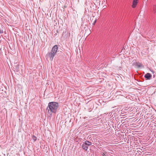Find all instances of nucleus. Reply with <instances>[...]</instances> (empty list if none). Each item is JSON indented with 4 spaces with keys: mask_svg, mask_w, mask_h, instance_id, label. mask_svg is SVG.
Returning <instances> with one entry per match:
<instances>
[{
    "mask_svg": "<svg viewBox=\"0 0 156 156\" xmlns=\"http://www.w3.org/2000/svg\"><path fill=\"white\" fill-rule=\"evenodd\" d=\"M138 0H133V4L132 5L133 8H135L137 4Z\"/></svg>",
    "mask_w": 156,
    "mask_h": 156,
    "instance_id": "obj_5",
    "label": "nucleus"
},
{
    "mask_svg": "<svg viewBox=\"0 0 156 156\" xmlns=\"http://www.w3.org/2000/svg\"><path fill=\"white\" fill-rule=\"evenodd\" d=\"M82 148L86 151H87L88 149V147L84 143L82 145Z\"/></svg>",
    "mask_w": 156,
    "mask_h": 156,
    "instance_id": "obj_7",
    "label": "nucleus"
},
{
    "mask_svg": "<svg viewBox=\"0 0 156 156\" xmlns=\"http://www.w3.org/2000/svg\"><path fill=\"white\" fill-rule=\"evenodd\" d=\"M16 69H17V71H18V68L17 67H16Z\"/></svg>",
    "mask_w": 156,
    "mask_h": 156,
    "instance_id": "obj_13",
    "label": "nucleus"
},
{
    "mask_svg": "<svg viewBox=\"0 0 156 156\" xmlns=\"http://www.w3.org/2000/svg\"><path fill=\"white\" fill-rule=\"evenodd\" d=\"M152 77L151 75L149 73H146L144 75V77L147 80H149L151 79Z\"/></svg>",
    "mask_w": 156,
    "mask_h": 156,
    "instance_id": "obj_4",
    "label": "nucleus"
},
{
    "mask_svg": "<svg viewBox=\"0 0 156 156\" xmlns=\"http://www.w3.org/2000/svg\"><path fill=\"white\" fill-rule=\"evenodd\" d=\"M153 10L155 11V10L156 9V5H154L153 6Z\"/></svg>",
    "mask_w": 156,
    "mask_h": 156,
    "instance_id": "obj_10",
    "label": "nucleus"
},
{
    "mask_svg": "<svg viewBox=\"0 0 156 156\" xmlns=\"http://www.w3.org/2000/svg\"><path fill=\"white\" fill-rule=\"evenodd\" d=\"M135 65L136 66L137 68H139L140 67L142 66V64L139 62H137L135 63Z\"/></svg>",
    "mask_w": 156,
    "mask_h": 156,
    "instance_id": "obj_6",
    "label": "nucleus"
},
{
    "mask_svg": "<svg viewBox=\"0 0 156 156\" xmlns=\"http://www.w3.org/2000/svg\"><path fill=\"white\" fill-rule=\"evenodd\" d=\"M58 107L59 105L57 102L55 101L49 102L46 109V112L50 115H52L53 113H56Z\"/></svg>",
    "mask_w": 156,
    "mask_h": 156,
    "instance_id": "obj_1",
    "label": "nucleus"
},
{
    "mask_svg": "<svg viewBox=\"0 0 156 156\" xmlns=\"http://www.w3.org/2000/svg\"><path fill=\"white\" fill-rule=\"evenodd\" d=\"M55 55L54 53H53V52L51 51L50 52H48L46 54V57L48 58H49L50 61H52Z\"/></svg>",
    "mask_w": 156,
    "mask_h": 156,
    "instance_id": "obj_2",
    "label": "nucleus"
},
{
    "mask_svg": "<svg viewBox=\"0 0 156 156\" xmlns=\"http://www.w3.org/2000/svg\"><path fill=\"white\" fill-rule=\"evenodd\" d=\"M3 33V31L2 30H1L0 29V34H2Z\"/></svg>",
    "mask_w": 156,
    "mask_h": 156,
    "instance_id": "obj_11",
    "label": "nucleus"
},
{
    "mask_svg": "<svg viewBox=\"0 0 156 156\" xmlns=\"http://www.w3.org/2000/svg\"><path fill=\"white\" fill-rule=\"evenodd\" d=\"M102 154L103 156H106V155L104 153H103Z\"/></svg>",
    "mask_w": 156,
    "mask_h": 156,
    "instance_id": "obj_12",
    "label": "nucleus"
},
{
    "mask_svg": "<svg viewBox=\"0 0 156 156\" xmlns=\"http://www.w3.org/2000/svg\"><path fill=\"white\" fill-rule=\"evenodd\" d=\"M58 49V48L57 45H55L52 47L51 51L53 53H54L56 55Z\"/></svg>",
    "mask_w": 156,
    "mask_h": 156,
    "instance_id": "obj_3",
    "label": "nucleus"
},
{
    "mask_svg": "<svg viewBox=\"0 0 156 156\" xmlns=\"http://www.w3.org/2000/svg\"><path fill=\"white\" fill-rule=\"evenodd\" d=\"M95 22H96V21H94V23H95Z\"/></svg>",
    "mask_w": 156,
    "mask_h": 156,
    "instance_id": "obj_14",
    "label": "nucleus"
},
{
    "mask_svg": "<svg viewBox=\"0 0 156 156\" xmlns=\"http://www.w3.org/2000/svg\"><path fill=\"white\" fill-rule=\"evenodd\" d=\"M32 138L34 142L35 141H36L37 140V137L35 136H34V135L33 136H32Z\"/></svg>",
    "mask_w": 156,
    "mask_h": 156,
    "instance_id": "obj_9",
    "label": "nucleus"
},
{
    "mask_svg": "<svg viewBox=\"0 0 156 156\" xmlns=\"http://www.w3.org/2000/svg\"><path fill=\"white\" fill-rule=\"evenodd\" d=\"M84 143L87 146H90L92 144V143L91 142L87 140L85 141Z\"/></svg>",
    "mask_w": 156,
    "mask_h": 156,
    "instance_id": "obj_8",
    "label": "nucleus"
}]
</instances>
